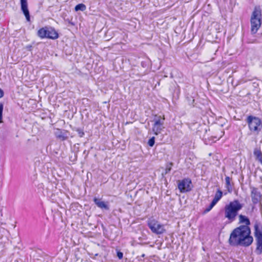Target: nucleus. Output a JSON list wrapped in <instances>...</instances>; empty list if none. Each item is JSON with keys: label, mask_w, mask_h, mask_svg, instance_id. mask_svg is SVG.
<instances>
[{"label": "nucleus", "mask_w": 262, "mask_h": 262, "mask_svg": "<svg viewBox=\"0 0 262 262\" xmlns=\"http://www.w3.org/2000/svg\"><path fill=\"white\" fill-rule=\"evenodd\" d=\"M261 11L259 9L255 8L251 17V30L252 33H256L261 26Z\"/></svg>", "instance_id": "nucleus-3"}, {"label": "nucleus", "mask_w": 262, "mask_h": 262, "mask_svg": "<svg viewBox=\"0 0 262 262\" xmlns=\"http://www.w3.org/2000/svg\"><path fill=\"white\" fill-rule=\"evenodd\" d=\"M147 225L152 232L155 234H161L165 232L164 226L155 219H149L147 221Z\"/></svg>", "instance_id": "nucleus-4"}, {"label": "nucleus", "mask_w": 262, "mask_h": 262, "mask_svg": "<svg viewBox=\"0 0 262 262\" xmlns=\"http://www.w3.org/2000/svg\"><path fill=\"white\" fill-rule=\"evenodd\" d=\"M223 132H221V134H220V136L217 138V140H219L220 138H221L222 136H223Z\"/></svg>", "instance_id": "nucleus-30"}, {"label": "nucleus", "mask_w": 262, "mask_h": 262, "mask_svg": "<svg viewBox=\"0 0 262 262\" xmlns=\"http://www.w3.org/2000/svg\"><path fill=\"white\" fill-rule=\"evenodd\" d=\"M86 6L83 4H79L77 5L75 7V10L76 11H84L86 10Z\"/></svg>", "instance_id": "nucleus-18"}, {"label": "nucleus", "mask_w": 262, "mask_h": 262, "mask_svg": "<svg viewBox=\"0 0 262 262\" xmlns=\"http://www.w3.org/2000/svg\"><path fill=\"white\" fill-rule=\"evenodd\" d=\"M164 120V117L161 119L160 116L158 117L157 118L155 119L154 124L152 128V130L155 135H158L160 134L164 128L163 126Z\"/></svg>", "instance_id": "nucleus-6"}, {"label": "nucleus", "mask_w": 262, "mask_h": 262, "mask_svg": "<svg viewBox=\"0 0 262 262\" xmlns=\"http://www.w3.org/2000/svg\"><path fill=\"white\" fill-rule=\"evenodd\" d=\"M21 9L23 12L28 21H30L29 11L28 9L27 0H20Z\"/></svg>", "instance_id": "nucleus-9"}, {"label": "nucleus", "mask_w": 262, "mask_h": 262, "mask_svg": "<svg viewBox=\"0 0 262 262\" xmlns=\"http://www.w3.org/2000/svg\"><path fill=\"white\" fill-rule=\"evenodd\" d=\"M215 205H212V202L211 203V204H210V206L206 209V210H205V212H207L208 211H209Z\"/></svg>", "instance_id": "nucleus-25"}, {"label": "nucleus", "mask_w": 262, "mask_h": 262, "mask_svg": "<svg viewBox=\"0 0 262 262\" xmlns=\"http://www.w3.org/2000/svg\"><path fill=\"white\" fill-rule=\"evenodd\" d=\"M3 108H4V104L2 102H0V123L3 122Z\"/></svg>", "instance_id": "nucleus-19"}, {"label": "nucleus", "mask_w": 262, "mask_h": 262, "mask_svg": "<svg viewBox=\"0 0 262 262\" xmlns=\"http://www.w3.org/2000/svg\"><path fill=\"white\" fill-rule=\"evenodd\" d=\"M247 122L251 132L258 133L260 131V128L259 127L261 126V122L260 119L250 116L247 118Z\"/></svg>", "instance_id": "nucleus-5"}, {"label": "nucleus", "mask_w": 262, "mask_h": 262, "mask_svg": "<svg viewBox=\"0 0 262 262\" xmlns=\"http://www.w3.org/2000/svg\"><path fill=\"white\" fill-rule=\"evenodd\" d=\"M77 132L80 137H82L84 134V132L80 128H77L76 129Z\"/></svg>", "instance_id": "nucleus-22"}, {"label": "nucleus", "mask_w": 262, "mask_h": 262, "mask_svg": "<svg viewBox=\"0 0 262 262\" xmlns=\"http://www.w3.org/2000/svg\"><path fill=\"white\" fill-rule=\"evenodd\" d=\"M254 234L257 241V250L262 252V233L259 229L258 224L254 225Z\"/></svg>", "instance_id": "nucleus-8"}, {"label": "nucleus", "mask_w": 262, "mask_h": 262, "mask_svg": "<svg viewBox=\"0 0 262 262\" xmlns=\"http://www.w3.org/2000/svg\"><path fill=\"white\" fill-rule=\"evenodd\" d=\"M173 165V163L172 162L169 163L168 164L166 165L165 172L166 173H168L171 169V167Z\"/></svg>", "instance_id": "nucleus-20"}, {"label": "nucleus", "mask_w": 262, "mask_h": 262, "mask_svg": "<svg viewBox=\"0 0 262 262\" xmlns=\"http://www.w3.org/2000/svg\"><path fill=\"white\" fill-rule=\"evenodd\" d=\"M225 184L226 188H227L228 191L229 193H231L232 191V185L231 184V179L228 176H227L225 178Z\"/></svg>", "instance_id": "nucleus-15"}, {"label": "nucleus", "mask_w": 262, "mask_h": 262, "mask_svg": "<svg viewBox=\"0 0 262 262\" xmlns=\"http://www.w3.org/2000/svg\"><path fill=\"white\" fill-rule=\"evenodd\" d=\"M251 198L254 204L257 203L260 201L261 195L257 188L254 187L251 188Z\"/></svg>", "instance_id": "nucleus-10"}, {"label": "nucleus", "mask_w": 262, "mask_h": 262, "mask_svg": "<svg viewBox=\"0 0 262 262\" xmlns=\"http://www.w3.org/2000/svg\"><path fill=\"white\" fill-rule=\"evenodd\" d=\"M222 191L220 189L217 190L212 201V205H215V204L218 202V201L222 198Z\"/></svg>", "instance_id": "nucleus-13"}, {"label": "nucleus", "mask_w": 262, "mask_h": 262, "mask_svg": "<svg viewBox=\"0 0 262 262\" xmlns=\"http://www.w3.org/2000/svg\"><path fill=\"white\" fill-rule=\"evenodd\" d=\"M94 202L96 205L101 209H104L105 210L109 209L108 206L104 202L101 201V200L95 198L94 199Z\"/></svg>", "instance_id": "nucleus-12"}, {"label": "nucleus", "mask_w": 262, "mask_h": 262, "mask_svg": "<svg viewBox=\"0 0 262 262\" xmlns=\"http://www.w3.org/2000/svg\"><path fill=\"white\" fill-rule=\"evenodd\" d=\"M48 27L40 29L37 32V35L41 38H47Z\"/></svg>", "instance_id": "nucleus-14"}, {"label": "nucleus", "mask_w": 262, "mask_h": 262, "mask_svg": "<svg viewBox=\"0 0 262 262\" xmlns=\"http://www.w3.org/2000/svg\"><path fill=\"white\" fill-rule=\"evenodd\" d=\"M117 256L119 259H122L123 257V253L121 252H118L117 253Z\"/></svg>", "instance_id": "nucleus-28"}, {"label": "nucleus", "mask_w": 262, "mask_h": 262, "mask_svg": "<svg viewBox=\"0 0 262 262\" xmlns=\"http://www.w3.org/2000/svg\"><path fill=\"white\" fill-rule=\"evenodd\" d=\"M250 234V229L248 226H241L231 233L229 243L233 246H248L253 242V237Z\"/></svg>", "instance_id": "nucleus-1"}, {"label": "nucleus", "mask_w": 262, "mask_h": 262, "mask_svg": "<svg viewBox=\"0 0 262 262\" xmlns=\"http://www.w3.org/2000/svg\"><path fill=\"white\" fill-rule=\"evenodd\" d=\"M4 210H6L5 207H4L3 206L0 205V216H3L4 214H3V211Z\"/></svg>", "instance_id": "nucleus-24"}, {"label": "nucleus", "mask_w": 262, "mask_h": 262, "mask_svg": "<svg viewBox=\"0 0 262 262\" xmlns=\"http://www.w3.org/2000/svg\"><path fill=\"white\" fill-rule=\"evenodd\" d=\"M47 36L48 38L55 39L58 37V34L54 28L48 27Z\"/></svg>", "instance_id": "nucleus-11"}, {"label": "nucleus", "mask_w": 262, "mask_h": 262, "mask_svg": "<svg viewBox=\"0 0 262 262\" xmlns=\"http://www.w3.org/2000/svg\"><path fill=\"white\" fill-rule=\"evenodd\" d=\"M214 26H215V27H220L219 24H217V23H215V24H214Z\"/></svg>", "instance_id": "nucleus-31"}, {"label": "nucleus", "mask_w": 262, "mask_h": 262, "mask_svg": "<svg viewBox=\"0 0 262 262\" xmlns=\"http://www.w3.org/2000/svg\"><path fill=\"white\" fill-rule=\"evenodd\" d=\"M4 93L2 89H0V98L3 96Z\"/></svg>", "instance_id": "nucleus-29"}, {"label": "nucleus", "mask_w": 262, "mask_h": 262, "mask_svg": "<svg viewBox=\"0 0 262 262\" xmlns=\"http://www.w3.org/2000/svg\"><path fill=\"white\" fill-rule=\"evenodd\" d=\"M6 231L4 229L0 228V238H2L3 236V233L5 232Z\"/></svg>", "instance_id": "nucleus-27"}, {"label": "nucleus", "mask_w": 262, "mask_h": 262, "mask_svg": "<svg viewBox=\"0 0 262 262\" xmlns=\"http://www.w3.org/2000/svg\"><path fill=\"white\" fill-rule=\"evenodd\" d=\"M239 222L245 224L246 225L245 226H248L250 224V221L246 216L239 215Z\"/></svg>", "instance_id": "nucleus-17"}, {"label": "nucleus", "mask_w": 262, "mask_h": 262, "mask_svg": "<svg viewBox=\"0 0 262 262\" xmlns=\"http://www.w3.org/2000/svg\"><path fill=\"white\" fill-rule=\"evenodd\" d=\"M242 207V204L237 200L230 202L229 204L226 205L225 207V217L227 218L230 222H233L237 215L238 211Z\"/></svg>", "instance_id": "nucleus-2"}, {"label": "nucleus", "mask_w": 262, "mask_h": 262, "mask_svg": "<svg viewBox=\"0 0 262 262\" xmlns=\"http://www.w3.org/2000/svg\"><path fill=\"white\" fill-rule=\"evenodd\" d=\"M155 137H153L149 140V141L148 142V144L149 146L152 147L154 146V145L155 144Z\"/></svg>", "instance_id": "nucleus-21"}, {"label": "nucleus", "mask_w": 262, "mask_h": 262, "mask_svg": "<svg viewBox=\"0 0 262 262\" xmlns=\"http://www.w3.org/2000/svg\"><path fill=\"white\" fill-rule=\"evenodd\" d=\"M4 251V246L2 243H0V255Z\"/></svg>", "instance_id": "nucleus-26"}, {"label": "nucleus", "mask_w": 262, "mask_h": 262, "mask_svg": "<svg viewBox=\"0 0 262 262\" xmlns=\"http://www.w3.org/2000/svg\"><path fill=\"white\" fill-rule=\"evenodd\" d=\"M254 155L255 156L256 159L262 164V152L260 150L257 148L255 149Z\"/></svg>", "instance_id": "nucleus-16"}, {"label": "nucleus", "mask_w": 262, "mask_h": 262, "mask_svg": "<svg viewBox=\"0 0 262 262\" xmlns=\"http://www.w3.org/2000/svg\"><path fill=\"white\" fill-rule=\"evenodd\" d=\"M178 185L181 192H187L191 189V181L188 178L178 181Z\"/></svg>", "instance_id": "nucleus-7"}, {"label": "nucleus", "mask_w": 262, "mask_h": 262, "mask_svg": "<svg viewBox=\"0 0 262 262\" xmlns=\"http://www.w3.org/2000/svg\"><path fill=\"white\" fill-rule=\"evenodd\" d=\"M57 137L58 138L61 139L62 140H66L67 139V138L63 135H62V134H60L58 135L57 136Z\"/></svg>", "instance_id": "nucleus-23"}]
</instances>
